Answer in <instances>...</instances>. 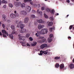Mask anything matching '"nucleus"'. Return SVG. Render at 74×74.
<instances>
[{
  "label": "nucleus",
  "mask_w": 74,
  "mask_h": 74,
  "mask_svg": "<svg viewBox=\"0 0 74 74\" xmlns=\"http://www.w3.org/2000/svg\"><path fill=\"white\" fill-rule=\"evenodd\" d=\"M15 24H17V26L18 27H20V29H23V27H25V25L23 24H22V22L21 21H20L19 22L18 21L16 20L14 21Z\"/></svg>",
  "instance_id": "1"
},
{
  "label": "nucleus",
  "mask_w": 74,
  "mask_h": 74,
  "mask_svg": "<svg viewBox=\"0 0 74 74\" xmlns=\"http://www.w3.org/2000/svg\"><path fill=\"white\" fill-rule=\"evenodd\" d=\"M2 32L3 33L2 35L3 37H7V36H8V33H7L5 30H2Z\"/></svg>",
  "instance_id": "2"
},
{
  "label": "nucleus",
  "mask_w": 74,
  "mask_h": 74,
  "mask_svg": "<svg viewBox=\"0 0 74 74\" xmlns=\"http://www.w3.org/2000/svg\"><path fill=\"white\" fill-rule=\"evenodd\" d=\"M40 52H42V53H44L45 55H47V54H49L50 52H49V50L47 49L46 51H40Z\"/></svg>",
  "instance_id": "3"
},
{
  "label": "nucleus",
  "mask_w": 74,
  "mask_h": 74,
  "mask_svg": "<svg viewBox=\"0 0 74 74\" xmlns=\"http://www.w3.org/2000/svg\"><path fill=\"white\" fill-rule=\"evenodd\" d=\"M40 32H41L42 34H46L48 32V29H42Z\"/></svg>",
  "instance_id": "4"
},
{
  "label": "nucleus",
  "mask_w": 74,
  "mask_h": 74,
  "mask_svg": "<svg viewBox=\"0 0 74 74\" xmlns=\"http://www.w3.org/2000/svg\"><path fill=\"white\" fill-rule=\"evenodd\" d=\"M39 38L40 39H42V41H41V40L39 41V42H40V43H42V42H45H45H46V39L43 37L40 36L39 37Z\"/></svg>",
  "instance_id": "5"
},
{
  "label": "nucleus",
  "mask_w": 74,
  "mask_h": 74,
  "mask_svg": "<svg viewBox=\"0 0 74 74\" xmlns=\"http://www.w3.org/2000/svg\"><path fill=\"white\" fill-rule=\"evenodd\" d=\"M15 33V32H12L11 34H9V37L11 39H14V36L12 35V34H14Z\"/></svg>",
  "instance_id": "6"
},
{
  "label": "nucleus",
  "mask_w": 74,
  "mask_h": 74,
  "mask_svg": "<svg viewBox=\"0 0 74 74\" xmlns=\"http://www.w3.org/2000/svg\"><path fill=\"white\" fill-rule=\"evenodd\" d=\"M46 11L47 12H51V14H54V12H55V11H54L53 9L51 10L49 9H47Z\"/></svg>",
  "instance_id": "7"
},
{
  "label": "nucleus",
  "mask_w": 74,
  "mask_h": 74,
  "mask_svg": "<svg viewBox=\"0 0 74 74\" xmlns=\"http://www.w3.org/2000/svg\"><path fill=\"white\" fill-rule=\"evenodd\" d=\"M47 47V44H43L40 46V49H43V48H45V47Z\"/></svg>",
  "instance_id": "8"
},
{
  "label": "nucleus",
  "mask_w": 74,
  "mask_h": 74,
  "mask_svg": "<svg viewBox=\"0 0 74 74\" xmlns=\"http://www.w3.org/2000/svg\"><path fill=\"white\" fill-rule=\"evenodd\" d=\"M14 5L16 6V7H18L19 5H21V2H16L14 3Z\"/></svg>",
  "instance_id": "9"
},
{
  "label": "nucleus",
  "mask_w": 74,
  "mask_h": 74,
  "mask_svg": "<svg viewBox=\"0 0 74 74\" xmlns=\"http://www.w3.org/2000/svg\"><path fill=\"white\" fill-rule=\"evenodd\" d=\"M20 14L21 15H26L27 14V13H26V12L25 11H21L20 12Z\"/></svg>",
  "instance_id": "10"
},
{
  "label": "nucleus",
  "mask_w": 74,
  "mask_h": 74,
  "mask_svg": "<svg viewBox=\"0 0 74 74\" xmlns=\"http://www.w3.org/2000/svg\"><path fill=\"white\" fill-rule=\"evenodd\" d=\"M26 32V29L25 28H22L21 29L20 31V33H25Z\"/></svg>",
  "instance_id": "11"
},
{
  "label": "nucleus",
  "mask_w": 74,
  "mask_h": 74,
  "mask_svg": "<svg viewBox=\"0 0 74 74\" xmlns=\"http://www.w3.org/2000/svg\"><path fill=\"white\" fill-rule=\"evenodd\" d=\"M26 8H27V11L28 12H29L31 11V7L30 6H27L26 7Z\"/></svg>",
  "instance_id": "12"
},
{
  "label": "nucleus",
  "mask_w": 74,
  "mask_h": 74,
  "mask_svg": "<svg viewBox=\"0 0 74 74\" xmlns=\"http://www.w3.org/2000/svg\"><path fill=\"white\" fill-rule=\"evenodd\" d=\"M19 39L20 40H23V41H25V37L24 36H19Z\"/></svg>",
  "instance_id": "13"
},
{
  "label": "nucleus",
  "mask_w": 74,
  "mask_h": 74,
  "mask_svg": "<svg viewBox=\"0 0 74 74\" xmlns=\"http://www.w3.org/2000/svg\"><path fill=\"white\" fill-rule=\"evenodd\" d=\"M42 34V32L40 31H38L37 33L35 34L36 36V37H38L40 34Z\"/></svg>",
  "instance_id": "14"
},
{
  "label": "nucleus",
  "mask_w": 74,
  "mask_h": 74,
  "mask_svg": "<svg viewBox=\"0 0 74 74\" xmlns=\"http://www.w3.org/2000/svg\"><path fill=\"white\" fill-rule=\"evenodd\" d=\"M29 18L28 17H26L24 19V23H27V22L29 21Z\"/></svg>",
  "instance_id": "15"
},
{
  "label": "nucleus",
  "mask_w": 74,
  "mask_h": 74,
  "mask_svg": "<svg viewBox=\"0 0 74 74\" xmlns=\"http://www.w3.org/2000/svg\"><path fill=\"white\" fill-rule=\"evenodd\" d=\"M20 43L22 44V45L24 47H25L26 46V42L25 41L22 42L20 41Z\"/></svg>",
  "instance_id": "16"
},
{
  "label": "nucleus",
  "mask_w": 74,
  "mask_h": 74,
  "mask_svg": "<svg viewBox=\"0 0 74 74\" xmlns=\"http://www.w3.org/2000/svg\"><path fill=\"white\" fill-rule=\"evenodd\" d=\"M47 23L49 26H51L53 25V23L52 21L50 22H48Z\"/></svg>",
  "instance_id": "17"
},
{
  "label": "nucleus",
  "mask_w": 74,
  "mask_h": 74,
  "mask_svg": "<svg viewBox=\"0 0 74 74\" xmlns=\"http://www.w3.org/2000/svg\"><path fill=\"white\" fill-rule=\"evenodd\" d=\"M64 68V66L63 64H61L60 66V69H63Z\"/></svg>",
  "instance_id": "18"
},
{
  "label": "nucleus",
  "mask_w": 74,
  "mask_h": 74,
  "mask_svg": "<svg viewBox=\"0 0 74 74\" xmlns=\"http://www.w3.org/2000/svg\"><path fill=\"white\" fill-rule=\"evenodd\" d=\"M43 27H44V25H41L40 24H39L38 25V29H39V30H40L42 28H43Z\"/></svg>",
  "instance_id": "19"
},
{
  "label": "nucleus",
  "mask_w": 74,
  "mask_h": 74,
  "mask_svg": "<svg viewBox=\"0 0 74 74\" xmlns=\"http://www.w3.org/2000/svg\"><path fill=\"white\" fill-rule=\"evenodd\" d=\"M10 16L11 18H13V19L15 18V14L13 13H11V14H10Z\"/></svg>",
  "instance_id": "20"
},
{
  "label": "nucleus",
  "mask_w": 74,
  "mask_h": 74,
  "mask_svg": "<svg viewBox=\"0 0 74 74\" xmlns=\"http://www.w3.org/2000/svg\"><path fill=\"white\" fill-rule=\"evenodd\" d=\"M37 22L38 23H44V21L42 20V19L38 20H37Z\"/></svg>",
  "instance_id": "21"
},
{
  "label": "nucleus",
  "mask_w": 74,
  "mask_h": 74,
  "mask_svg": "<svg viewBox=\"0 0 74 74\" xmlns=\"http://www.w3.org/2000/svg\"><path fill=\"white\" fill-rule=\"evenodd\" d=\"M14 12L15 13L14 15H15V16H19V14H18V13H16V11H14Z\"/></svg>",
  "instance_id": "22"
},
{
  "label": "nucleus",
  "mask_w": 74,
  "mask_h": 74,
  "mask_svg": "<svg viewBox=\"0 0 74 74\" xmlns=\"http://www.w3.org/2000/svg\"><path fill=\"white\" fill-rule=\"evenodd\" d=\"M37 45V42H33V43L31 44L32 46V47H34V46H36Z\"/></svg>",
  "instance_id": "23"
},
{
  "label": "nucleus",
  "mask_w": 74,
  "mask_h": 74,
  "mask_svg": "<svg viewBox=\"0 0 74 74\" xmlns=\"http://www.w3.org/2000/svg\"><path fill=\"white\" fill-rule=\"evenodd\" d=\"M69 67L71 69H73L74 67V65L73 64H70Z\"/></svg>",
  "instance_id": "24"
},
{
  "label": "nucleus",
  "mask_w": 74,
  "mask_h": 74,
  "mask_svg": "<svg viewBox=\"0 0 74 74\" xmlns=\"http://www.w3.org/2000/svg\"><path fill=\"white\" fill-rule=\"evenodd\" d=\"M48 41L49 42H51L52 41V38H49L48 39Z\"/></svg>",
  "instance_id": "25"
},
{
  "label": "nucleus",
  "mask_w": 74,
  "mask_h": 74,
  "mask_svg": "<svg viewBox=\"0 0 74 74\" xmlns=\"http://www.w3.org/2000/svg\"><path fill=\"white\" fill-rule=\"evenodd\" d=\"M21 7L22 8H23V7H25V3H22L21 4Z\"/></svg>",
  "instance_id": "26"
},
{
  "label": "nucleus",
  "mask_w": 74,
  "mask_h": 74,
  "mask_svg": "<svg viewBox=\"0 0 74 74\" xmlns=\"http://www.w3.org/2000/svg\"><path fill=\"white\" fill-rule=\"evenodd\" d=\"M2 19L3 20L5 21V16L4 14H3L2 15Z\"/></svg>",
  "instance_id": "27"
},
{
  "label": "nucleus",
  "mask_w": 74,
  "mask_h": 74,
  "mask_svg": "<svg viewBox=\"0 0 74 74\" xmlns=\"http://www.w3.org/2000/svg\"><path fill=\"white\" fill-rule=\"evenodd\" d=\"M37 12L38 14H40V15H42V11L39 12V10H38Z\"/></svg>",
  "instance_id": "28"
},
{
  "label": "nucleus",
  "mask_w": 74,
  "mask_h": 74,
  "mask_svg": "<svg viewBox=\"0 0 74 74\" xmlns=\"http://www.w3.org/2000/svg\"><path fill=\"white\" fill-rule=\"evenodd\" d=\"M60 66V65H59V64H56V65H55V67H56V68H58Z\"/></svg>",
  "instance_id": "29"
},
{
  "label": "nucleus",
  "mask_w": 74,
  "mask_h": 74,
  "mask_svg": "<svg viewBox=\"0 0 74 74\" xmlns=\"http://www.w3.org/2000/svg\"><path fill=\"white\" fill-rule=\"evenodd\" d=\"M11 28L12 30H14L15 29V26L14 25H12L11 26Z\"/></svg>",
  "instance_id": "30"
},
{
  "label": "nucleus",
  "mask_w": 74,
  "mask_h": 74,
  "mask_svg": "<svg viewBox=\"0 0 74 74\" xmlns=\"http://www.w3.org/2000/svg\"><path fill=\"white\" fill-rule=\"evenodd\" d=\"M2 3H4L5 4H7V2L5 1V0H3L2 1Z\"/></svg>",
  "instance_id": "31"
},
{
  "label": "nucleus",
  "mask_w": 74,
  "mask_h": 74,
  "mask_svg": "<svg viewBox=\"0 0 74 74\" xmlns=\"http://www.w3.org/2000/svg\"><path fill=\"white\" fill-rule=\"evenodd\" d=\"M35 15L32 14L31 15V18H35Z\"/></svg>",
  "instance_id": "32"
},
{
  "label": "nucleus",
  "mask_w": 74,
  "mask_h": 74,
  "mask_svg": "<svg viewBox=\"0 0 74 74\" xmlns=\"http://www.w3.org/2000/svg\"><path fill=\"white\" fill-rule=\"evenodd\" d=\"M60 58L59 57L57 56L55 58V59L56 60H58V59H59Z\"/></svg>",
  "instance_id": "33"
},
{
  "label": "nucleus",
  "mask_w": 74,
  "mask_h": 74,
  "mask_svg": "<svg viewBox=\"0 0 74 74\" xmlns=\"http://www.w3.org/2000/svg\"><path fill=\"white\" fill-rule=\"evenodd\" d=\"M9 6L10 7H13V5L11 3H9Z\"/></svg>",
  "instance_id": "34"
},
{
  "label": "nucleus",
  "mask_w": 74,
  "mask_h": 74,
  "mask_svg": "<svg viewBox=\"0 0 74 74\" xmlns=\"http://www.w3.org/2000/svg\"><path fill=\"white\" fill-rule=\"evenodd\" d=\"M44 16L45 18H48V16H47V15H46V14H44Z\"/></svg>",
  "instance_id": "35"
},
{
  "label": "nucleus",
  "mask_w": 74,
  "mask_h": 74,
  "mask_svg": "<svg viewBox=\"0 0 74 74\" xmlns=\"http://www.w3.org/2000/svg\"><path fill=\"white\" fill-rule=\"evenodd\" d=\"M30 36V34H27L26 35V37H29Z\"/></svg>",
  "instance_id": "36"
},
{
  "label": "nucleus",
  "mask_w": 74,
  "mask_h": 74,
  "mask_svg": "<svg viewBox=\"0 0 74 74\" xmlns=\"http://www.w3.org/2000/svg\"><path fill=\"white\" fill-rule=\"evenodd\" d=\"M49 19H51V21H53V17L51 16L50 17Z\"/></svg>",
  "instance_id": "37"
},
{
  "label": "nucleus",
  "mask_w": 74,
  "mask_h": 74,
  "mask_svg": "<svg viewBox=\"0 0 74 74\" xmlns=\"http://www.w3.org/2000/svg\"><path fill=\"white\" fill-rule=\"evenodd\" d=\"M45 9V8L44 7H42L41 8L42 10H44Z\"/></svg>",
  "instance_id": "38"
},
{
  "label": "nucleus",
  "mask_w": 74,
  "mask_h": 74,
  "mask_svg": "<svg viewBox=\"0 0 74 74\" xmlns=\"http://www.w3.org/2000/svg\"><path fill=\"white\" fill-rule=\"evenodd\" d=\"M72 28H73V25H70L69 28L70 30H71V29Z\"/></svg>",
  "instance_id": "39"
},
{
  "label": "nucleus",
  "mask_w": 74,
  "mask_h": 74,
  "mask_svg": "<svg viewBox=\"0 0 74 74\" xmlns=\"http://www.w3.org/2000/svg\"><path fill=\"white\" fill-rule=\"evenodd\" d=\"M29 39L31 41H33V38L31 37H29Z\"/></svg>",
  "instance_id": "40"
},
{
  "label": "nucleus",
  "mask_w": 74,
  "mask_h": 74,
  "mask_svg": "<svg viewBox=\"0 0 74 74\" xmlns=\"http://www.w3.org/2000/svg\"><path fill=\"white\" fill-rule=\"evenodd\" d=\"M32 1V0H24V2H27V1Z\"/></svg>",
  "instance_id": "41"
},
{
  "label": "nucleus",
  "mask_w": 74,
  "mask_h": 74,
  "mask_svg": "<svg viewBox=\"0 0 74 74\" xmlns=\"http://www.w3.org/2000/svg\"><path fill=\"white\" fill-rule=\"evenodd\" d=\"M49 31L50 32H52V27H50L49 28Z\"/></svg>",
  "instance_id": "42"
},
{
  "label": "nucleus",
  "mask_w": 74,
  "mask_h": 74,
  "mask_svg": "<svg viewBox=\"0 0 74 74\" xmlns=\"http://www.w3.org/2000/svg\"><path fill=\"white\" fill-rule=\"evenodd\" d=\"M2 27H3V28H5V25H4V24H2Z\"/></svg>",
  "instance_id": "43"
},
{
  "label": "nucleus",
  "mask_w": 74,
  "mask_h": 74,
  "mask_svg": "<svg viewBox=\"0 0 74 74\" xmlns=\"http://www.w3.org/2000/svg\"><path fill=\"white\" fill-rule=\"evenodd\" d=\"M53 37V34H51L50 35V38H52Z\"/></svg>",
  "instance_id": "44"
},
{
  "label": "nucleus",
  "mask_w": 74,
  "mask_h": 74,
  "mask_svg": "<svg viewBox=\"0 0 74 74\" xmlns=\"http://www.w3.org/2000/svg\"><path fill=\"white\" fill-rule=\"evenodd\" d=\"M27 47H30V45L29 44V43H27Z\"/></svg>",
  "instance_id": "45"
},
{
  "label": "nucleus",
  "mask_w": 74,
  "mask_h": 74,
  "mask_svg": "<svg viewBox=\"0 0 74 74\" xmlns=\"http://www.w3.org/2000/svg\"><path fill=\"white\" fill-rule=\"evenodd\" d=\"M66 1L67 3H70V0H66Z\"/></svg>",
  "instance_id": "46"
},
{
  "label": "nucleus",
  "mask_w": 74,
  "mask_h": 74,
  "mask_svg": "<svg viewBox=\"0 0 74 74\" xmlns=\"http://www.w3.org/2000/svg\"><path fill=\"white\" fill-rule=\"evenodd\" d=\"M6 5H4V6L3 7V8H6Z\"/></svg>",
  "instance_id": "47"
},
{
  "label": "nucleus",
  "mask_w": 74,
  "mask_h": 74,
  "mask_svg": "<svg viewBox=\"0 0 74 74\" xmlns=\"http://www.w3.org/2000/svg\"><path fill=\"white\" fill-rule=\"evenodd\" d=\"M41 53H42V52H40V53L39 54V55H42V54Z\"/></svg>",
  "instance_id": "48"
},
{
  "label": "nucleus",
  "mask_w": 74,
  "mask_h": 74,
  "mask_svg": "<svg viewBox=\"0 0 74 74\" xmlns=\"http://www.w3.org/2000/svg\"><path fill=\"white\" fill-rule=\"evenodd\" d=\"M32 12L33 13L35 12V10H32Z\"/></svg>",
  "instance_id": "49"
},
{
  "label": "nucleus",
  "mask_w": 74,
  "mask_h": 74,
  "mask_svg": "<svg viewBox=\"0 0 74 74\" xmlns=\"http://www.w3.org/2000/svg\"><path fill=\"white\" fill-rule=\"evenodd\" d=\"M30 4H31V5H33V2H30Z\"/></svg>",
  "instance_id": "50"
},
{
  "label": "nucleus",
  "mask_w": 74,
  "mask_h": 74,
  "mask_svg": "<svg viewBox=\"0 0 74 74\" xmlns=\"http://www.w3.org/2000/svg\"><path fill=\"white\" fill-rule=\"evenodd\" d=\"M7 22L8 23H9V22H10V20H8Z\"/></svg>",
  "instance_id": "51"
},
{
  "label": "nucleus",
  "mask_w": 74,
  "mask_h": 74,
  "mask_svg": "<svg viewBox=\"0 0 74 74\" xmlns=\"http://www.w3.org/2000/svg\"><path fill=\"white\" fill-rule=\"evenodd\" d=\"M69 16V14L67 15L65 17V18H67V17Z\"/></svg>",
  "instance_id": "52"
},
{
  "label": "nucleus",
  "mask_w": 74,
  "mask_h": 74,
  "mask_svg": "<svg viewBox=\"0 0 74 74\" xmlns=\"http://www.w3.org/2000/svg\"><path fill=\"white\" fill-rule=\"evenodd\" d=\"M0 35L2 36V33H1V32H0Z\"/></svg>",
  "instance_id": "53"
},
{
  "label": "nucleus",
  "mask_w": 74,
  "mask_h": 74,
  "mask_svg": "<svg viewBox=\"0 0 74 74\" xmlns=\"http://www.w3.org/2000/svg\"><path fill=\"white\" fill-rule=\"evenodd\" d=\"M71 38V37H70V36H69V37H68V39H70Z\"/></svg>",
  "instance_id": "54"
},
{
  "label": "nucleus",
  "mask_w": 74,
  "mask_h": 74,
  "mask_svg": "<svg viewBox=\"0 0 74 74\" xmlns=\"http://www.w3.org/2000/svg\"><path fill=\"white\" fill-rule=\"evenodd\" d=\"M1 1L0 0V5H1Z\"/></svg>",
  "instance_id": "55"
},
{
  "label": "nucleus",
  "mask_w": 74,
  "mask_h": 74,
  "mask_svg": "<svg viewBox=\"0 0 74 74\" xmlns=\"http://www.w3.org/2000/svg\"><path fill=\"white\" fill-rule=\"evenodd\" d=\"M56 15H59V13H57L56 14Z\"/></svg>",
  "instance_id": "56"
},
{
  "label": "nucleus",
  "mask_w": 74,
  "mask_h": 74,
  "mask_svg": "<svg viewBox=\"0 0 74 74\" xmlns=\"http://www.w3.org/2000/svg\"><path fill=\"white\" fill-rule=\"evenodd\" d=\"M52 28V29H55V27H53Z\"/></svg>",
  "instance_id": "57"
},
{
  "label": "nucleus",
  "mask_w": 74,
  "mask_h": 74,
  "mask_svg": "<svg viewBox=\"0 0 74 74\" xmlns=\"http://www.w3.org/2000/svg\"><path fill=\"white\" fill-rule=\"evenodd\" d=\"M1 24V22L0 21V26Z\"/></svg>",
  "instance_id": "58"
},
{
  "label": "nucleus",
  "mask_w": 74,
  "mask_h": 74,
  "mask_svg": "<svg viewBox=\"0 0 74 74\" xmlns=\"http://www.w3.org/2000/svg\"><path fill=\"white\" fill-rule=\"evenodd\" d=\"M71 0V1H74V0Z\"/></svg>",
  "instance_id": "59"
},
{
  "label": "nucleus",
  "mask_w": 74,
  "mask_h": 74,
  "mask_svg": "<svg viewBox=\"0 0 74 74\" xmlns=\"http://www.w3.org/2000/svg\"><path fill=\"white\" fill-rule=\"evenodd\" d=\"M16 1H19V0H16Z\"/></svg>",
  "instance_id": "60"
},
{
  "label": "nucleus",
  "mask_w": 74,
  "mask_h": 74,
  "mask_svg": "<svg viewBox=\"0 0 74 74\" xmlns=\"http://www.w3.org/2000/svg\"><path fill=\"white\" fill-rule=\"evenodd\" d=\"M45 1H47V0H45Z\"/></svg>",
  "instance_id": "61"
},
{
  "label": "nucleus",
  "mask_w": 74,
  "mask_h": 74,
  "mask_svg": "<svg viewBox=\"0 0 74 74\" xmlns=\"http://www.w3.org/2000/svg\"><path fill=\"white\" fill-rule=\"evenodd\" d=\"M20 36V35H18V36Z\"/></svg>",
  "instance_id": "62"
}]
</instances>
